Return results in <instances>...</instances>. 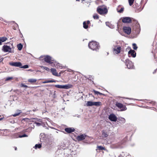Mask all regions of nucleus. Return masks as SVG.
Returning <instances> with one entry per match:
<instances>
[{"mask_svg": "<svg viewBox=\"0 0 157 157\" xmlns=\"http://www.w3.org/2000/svg\"><path fill=\"white\" fill-rule=\"evenodd\" d=\"M88 47L90 49L93 51H97L100 47L98 43L94 41L90 42L88 44Z\"/></svg>", "mask_w": 157, "mask_h": 157, "instance_id": "obj_1", "label": "nucleus"}, {"mask_svg": "<svg viewBox=\"0 0 157 157\" xmlns=\"http://www.w3.org/2000/svg\"><path fill=\"white\" fill-rule=\"evenodd\" d=\"M125 140L122 141L121 142L117 143L115 144H112L111 147L113 148H122L123 147V145L124 144Z\"/></svg>", "mask_w": 157, "mask_h": 157, "instance_id": "obj_2", "label": "nucleus"}, {"mask_svg": "<svg viewBox=\"0 0 157 157\" xmlns=\"http://www.w3.org/2000/svg\"><path fill=\"white\" fill-rule=\"evenodd\" d=\"M44 59L45 62L50 64H52L54 63V59L51 56L48 55L45 56Z\"/></svg>", "mask_w": 157, "mask_h": 157, "instance_id": "obj_3", "label": "nucleus"}, {"mask_svg": "<svg viewBox=\"0 0 157 157\" xmlns=\"http://www.w3.org/2000/svg\"><path fill=\"white\" fill-rule=\"evenodd\" d=\"M125 64L127 67L128 69H132L134 67L133 63L128 59H127L125 60Z\"/></svg>", "mask_w": 157, "mask_h": 157, "instance_id": "obj_4", "label": "nucleus"}, {"mask_svg": "<svg viewBox=\"0 0 157 157\" xmlns=\"http://www.w3.org/2000/svg\"><path fill=\"white\" fill-rule=\"evenodd\" d=\"M116 105L121 109V111H125L127 109V108L125 105H124L123 104L118 102H116Z\"/></svg>", "mask_w": 157, "mask_h": 157, "instance_id": "obj_5", "label": "nucleus"}, {"mask_svg": "<svg viewBox=\"0 0 157 157\" xmlns=\"http://www.w3.org/2000/svg\"><path fill=\"white\" fill-rule=\"evenodd\" d=\"M55 86L56 88L60 89H68L71 87L70 85H56Z\"/></svg>", "mask_w": 157, "mask_h": 157, "instance_id": "obj_6", "label": "nucleus"}, {"mask_svg": "<svg viewBox=\"0 0 157 157\" xmlns=\"http://www.w3.org/2000/svg\"><path fill=\"white\" fill-rule=\"evenodd\" d=\"M2 50L4 52H11L12 49L9 46L7 45H4L2 47Z\"/></svg>", "mask_w": 157, "mask_h": 157, "instance_id": "obj_7", "label": "nucleus"}, {"mask_svg": "<svg viewBox=\"0 0 157 157\" xmlns=\"http://www.w3.org/2000/svg\"><path fill=\"white\" fill-rule=\"evenodd\" d=\"M97 10L98 13L100 14H104L107 13V10L106 9H102L99 7L97 8Z\"/></svg>", "mask_w": 157, "mask_h": 157, "instance_id": "obj_8", "label": "nucleus"}, {"mask_svg": "<svg viewBox=\"0 0 157 157\" xmlns=\"http://www.w3.org/2000/svg\"><path fill=\"white\" fill-rule=\"evenodd\" d=\"M124 32L128 35H129L131 32V27L128 26H124L123 28Z\"/></svg>", "mask_w": 157, "mask_h": 157, "instance_id": "obj_9", "label": "nucleus"}, {"mask_svg": "<svg viewBox=\"0 0 157 157\" xmlns=\"http://www.w3.org/2000/svg\"><path fill=\"white\" fill-rule=\"evenodd\" d=\"M9 64L12 66L16 67H20L22 66L21 63L20 62H11L9 63Z\"/></svg>", "mask_w": 157, "mask_h": 157, "instance_id": "obj_10", "label": "nucleus"}, {"mask_svg": "<svg viewBox=\"0 0 157 157\" xmlns=\"http://www.w3.org/2000/svg\"><path fill=\"white\" fill-rule=\"evenodd\" d=\"M121 47L120 46H115L113 48V52L116 54H118L121 52Z\"/></svg>", "mask_w": 157, "mask_h": 157, "instance_id": "obj_11", "label": "nucleus"}, {"mask_svg": "<svg viewBox=\"0 0 157 157\" xmlns=\"http://www.w3.org/2000/svg\"><path fill=\"white\" fill-rule=\"evenodd\" d=\"M109 119L111 121H116L117 118L116 116L113 114H110L108 117Z\"/></svg>", "mask_w": 157, "mask_h": 157, "instance_id": "obj_12", "label": "nucleus"}, {"mask_svg": "<svg viewBox=\"0 0 157 157\" xmlns=\"http://www.w3.org/2000/svg\"><path fill=\"white\" fill-rule=\"evenodd\" d=\"M86 135L85 134H82L76 137V139L78 141L83 140L85 139Z\"/></svg>", "mask_w": 157, "mask_h": 157, "instance_id": "obj_13", "label": "nucleus"}, {"mask_svg": "<svg viewBox=\"0 0 157 157\" xmlns=\"http://www.w3.org/2000/svg\"><path fill=\"white\" fill-rule=\"evenodd\" d=\"M122 21L124 23H130L131 22L132 20L130 17H124L123 18Z\"/></svg>", "mask_w": 157, "mask_h": 157, "instance_id": "obj_14", "label": "nucleus"}, {"mask_svg": "<svg viewBox=\"0 0 157 157\" xmlns=\"http://www.w3.org/2000/svg\"><path fill=\"white\" fill-rule=\"evenodd\" d=\"M75 129L73 128H65V131L68 133L74 132Z\"/></svg>", "mask_w": 157, "mask_h": 157, "instance_id": "obj_15", "label": "nucleus"}, {"mask_svg": "<svg viewBox=\"0 0 157 157\" xmlns=\"http://www.w3.org/2000/svg\"><path fill=\"white\" fill-rule=\"evenodd\" d=\"M128 54L129 55H131V56L133 57H135L136 56V53L134 50H130L128 52Z\"/></svg>", "mask_w": 157, "mask_h": 157, "instance_id": "obj_16", "label": "nucleus"}, {"mask_svg": "<svg viewBox=\"0 0 157 157\" xmlns=\"http://www.w3.org/2000/svg\"><path fill=\"white\" fill-rule=\"evenodd\" d=\"M117 9L118 12L121 13L123 12L124 8L123 7H121V6L120 5L117 7Z\"/></svg>", "mask_w": 157, "mask_h": 157, "instance_id": "obj_17", "label": "nucleus"}, {"mask_svg": "<svg viewBox=\"0 0 157 157\" xmlns=\"http://www.w3.org/2000/svg\"><path fill=\"white\" fill-rule=\"evenodd\" d=\"M51 72L52 74L56 76H58V74L56 72V70L54 68H51Z\"/></svg>", "mask_w": 157, "mask_h": 157, "instance_id": "obj_18", "label": "nucleus"}, {"mask_svg": "<svg viewBox=\"0 0 157 157\" xmlns=\"http://www.w3.org/2000/svg\"><path fill=\"white\" fill-rule=\"evenodd\" d=\"M118 120L121 123H124L125 122V119L124 118L121 117H119L118 119Z\"/></svg>", "mask_w": 157, "mask_h": 157, "instance_id": "obj_19", "label": "nucleus"}, {"mask_svg": "<svg viewBox=\"0 0 157 157\" xmlns=\"http://www.w3.org/2000/svg\"><path fill=\"white\" fill-rule=\"evenodd\" d=\"M56 82V81L55 80H47L46 81L43 82H42V83H51V82Z\"/></svg>", "mask_w": 157, "mask_h": 157, "instance_id": "obj_20", "label": "nucleus"}, {"mask_svg": "<svg viewBox=\"0 0 157 157\" xmlns=\"http://www.w3.org/2000/svg\"><path fill=\"white\" fill-rule=\"evenodd\" d=\"M33 128L32 127H29L25 129L24 131L25 132H27L29 133L31 132Z\"/></svg>", "mask_w": 157, "mask_h": 157, "instance_id": "obj_21", "label": "nucleus"}, {"mask_svg": "<svg viewBox=\"0 0 157 157\" xmlns=\"http://www.w3.org/2000/svg\"><path fill=\"white\" fill-rule=\"evenodd\" d=\"M106 26H108L111 29H113L114 28V26L113 25L111 24L109 22H106L105 23Z\"/></svg>", "mask_w": 157, "mask_h": 157, "instance_id": "obj_22", "label": "nucleus"}, {"mask_svg": "<svg viewBox=\"0 0 157 157\" xmlns=\"http://www.w3.org/2000/svg\"><path fill=\"white\" fill-rule=\"evenodd\" d=\"M7 40V38L5 37H0V42L1 43Z\"/></svg>", "mask_w": 157, "mask_h": 157, "instance_id": "obj_23", "label": "nucleus"}, {"mask_svg": "<svg viewBox=\"0 0 157 157\" xmlns=\"http://www.w3.org/2000/svg\"><path fill=\"white\" fill-rule=\"evenodd\" d=\"M28 82L31 83H33L35 82L37 80L36 79L34 78H30L28 79Z\"/></svg>", "mask_w": 157, "mask_h": 157, "instance_id": "obj_24", "label": "nucleus"}, {"mask_svg": "<svg viewBox=\"0 0 157 157\" xmlns=\"http://www.w3.org/2000/svg\"><path fill=\"white\" fill-rule=\"evenodd\" d=\"M87 106H90L94 105V102L88 101L86 104Z\"/></svg>", "mask_w": 157, "mask_h": 157, "instance_id": "obj_25", "label": "nucleus"}, {"mask_svg": "<svg viewBox=\"0 0 157 157\" xmlns=\"http://www.w3.org/2000/svg\"><path fill=\"white\" fill-rule=\"evenodd\" d=\"M20 135H19V133H16L12 135V138H19Z\"/></svg>", "mask_w": 157, "mask_h": 157, "instance_id": "obj_26", "label": "nucleus"}, {"mask_svg": "<svg viewBox=\"0 0 157 157\" xmlns=\"http://www.w3.org/2000/svg\"><path fill=\"white\" fill-rule=\"evenodd\" d=\"M101 105V103L100 101L94 102V105L99 106Z\"/></svg>", "mask_w": 157, "mask_h": 157, "instance_id": "obj_27", "label": "nucleus"}, {"mask_svg": "<svg viewBox=\"0 0 157 157\" xmlns=\"http://www.w3.org/2000/svg\"><path fill=\"white\" fill-rule=\"evenodd\" d=\"M21 113V110H18L17 113L13 114L12 115L14 117H16L17 116L19 115Z\"/></svg>", "mask_w": 157, "mask_h": 157, "instance_id": "obj_28", "label": "nucleus"}, {"mask_svg": "<svg viewBox=\"0 0 157 157\" xmlns=\"http://www.w3.org/2000/svg\"><path fill=\"white\" fill-rule=\"evenodd\" d=\"M55 63L54 64V66L55 67H56V68H62V67L61 66V65L60 64H59L58 63H56L55 62Z\"/></svg>", "mask_w": 157, "mask_h": 157, "instance_id": "obj_29", "label": "nucleus"}, {"mask_svg": "<svg viewBox=\"0 0 157 157\" xmlns=\"http://www.w3.org/2000/svg\"><path fill=\"white\" fill-rule=\"evenodd\" d=\"M41 147V144H36L34 147V148L35 149H36L37 148H40Z\"/></svg>", "mask_w": 157, "mask_h": 157, "instance_id": "obj_30", "label": "nucleus"}, {"mask_svg": "<svg viewBox=\"0 0 157 157\" xmlns=\"http://www.w3.org/2000/svg\"><path fill=\"white\" fill-rule=\"evenodd\" d=\"M17 48L19 50H21L23 48V45L21 43L17 45Z\"/></svg>", "mask_w": 157, "mask_h": 157, "instance_id": "obj_31", "label": "nucleus"}, {"mask_svg": "<svg viewBox=\"0 0 157 157\" xmlns=\"http://www.w3.org/2000/svg\"><path fill=\"white\" fill-rule=\"evenodd\" d=\"M102 135L104 137H107L108 136V135L107 134V132L104 131H102Z\"/></svg>", "mask_w": 157, "mask_h": 157, "instance_id": "obj_32", "label": "nucleus"}, {"mask_svg": "<svg viewBox=\"0 0 157 157\" xmlns=\"http://www.w3.org/2000/svg\"><path fill=\"white\" fill-rule=\"evenodd\" d=\"M93 17L94 19H98L99 18V16L97 14L95 13L93 15Z\"/></svg>", "mask_w": 157, "mask_h": 157, "instance_id": "obj_33", "label": "nucleus"}, {"mask_svg": "<svg viewBox=\"0 0 157 157\" xmlns=\"http://www.w3.org/2000/svg\"><path fill=\"white\" fill-rule=\"evenodd\" d=\"M93 91L94 92V93H95V94H97V95L99 94V95H103V94L102 93H100V92H99L98 91H96L95 90H93Z\"/></svg>", "mask_w": 157, "mask_h": 157, "instance_id": "obj_34", "label": "nucleus"}, {"mask_svg": "<svg viewBox=\"0 0 157 157\" xmlns=\"http://www.w3.org/2000/svg\"><path fill=\"white\" fill-rule=\"evenodd\" d=\"M83 27L85 29H87L88 28V25L86 24V21H84L83 22Z\"/></svg>", "mask_w": 157, "mask_h": 157, "instance_id": "obj_35", "label": "nucleus"}, {"mask_svg": "<svg viewBox=\"0 0 157 157\" xmlns=\"http://www.w3.org/2000/svg\"><path fill=\"white\" fill-rule=\"evenodd\" d=\"M97 148L99 150H105V148L102 146H99L97 147Z\"/></svg>", "mask_w": 157, "mask_h": 157, "instance_id": "obj_36", "label": "nucleus"}, {"mask_svg": "<svg viewBox=\"0 0 157 157\" xmlns=\"http://www.w3.org/2000/svg\"><path fill=\"white\" fill-rule=\"evenodd\" d=\"M134 0H128L129 4L130 6H131L132 5Z\"/></svg>", "mask_w": 157, "mask_h": 157, "instance_id": "obj_37", "label": "nucleus"}, {"mask_svg": "<svg viewBox=\"0 0 157 157\" xmlns=\"http://www.w3.org/2000/svg\"><path fill=\"white\" fill-rule=\"evenodd\" d=\"M123 98H124V99H129V100H139V101H142V100H138V99H134V98H126V97H123Z\"/></svg>", "mask_w": 157, "mask_h": 157, "instance_id": "obj_38", "label": "nucleus"}, {"mask_svg": "<svg viewBox=\"0 0 157 157\" xmlns=\"http://www.w3.org/2000/svg\"><path fill=\"white\" fill-rule=\"evenodd\" d=\"M133 48L134 50H136L137 48V47L135 43H133L132 44Z\"/></svg>", "mask_w": 157, "mask_h": 157, "instance_id": "obj_39", "label": "nucleus"}, {"mask_svg": "<svg viewBox=\"0 0 157 157\" xmlns=\"http://www.w3.org/2000/svg\"><path fill=\"white\" fill-rule=\"evenodd\" d=\"M125 156V155L124 153V152L122 153L120 155L118 156V157H124V156ZM127 156H127H126L125 157Z\"/></svg>", "mask_w": 157, "mask_h": 157, "instance_id": "obj_40", "label": "nucleus"}, {"mask_svg": "<svg viewBox=\"0 0 157 157\" xmlns=\"http://www.w3.org/2000/svg\"><path fill=\"white\" fill-rule=\"evenodd\" d=\"M21 68H27L29 67V66L27 65H25L22 67L21 66L20 67Z\"/></svg>", "mask_w": 157, "mask_h": 157, "instance_id": "obj_41", "label": "nucleus"}, {"mask_svg": "<svg viewBox=\"0 0 157 157\" xmlns=\"http://www.w3.org/2000/svg\"><path fill=\"white\" fill-rule=\"evenodd\" d=\"M13 78L12 77H8L6 78L5 79V81H8L12 79Z\"/></svg>", "mask_w": 157, "mask_h": 157, "instance_id": "obj_42", "label": "nucleus"}, {"mask_svg": "<svg viewBox=\"0 0 157 157\" xmlns=\"http://www.w3.org/2000/svg\"><path fill=\"white\" fill-rule=\"evenodd\" d=\"M28 136L27 135H26V134H24L22 135H20V136H19V138H21L24 137H27Z\"/></svg>", "mask_w": 157, "mask_h": 157, "instance_id": "obj_43", "label": "nucleus"}, {"mask_svg": "<svg viewBox=\"0 0 157 157\" xmlns=\"http://www.w3.org/2000/svg\"><path fill=\"white\" fill-rule=\"evenodd\" d=\"M43 68L44 69L46 70L47 71H50V69L47 67H43Z\"/></svg>", "mask_w": 157, "mask_h": 157, "instance_id": "obj_44", "label": "nucleus"}, {"mask_svg": "<svg viewBox=\"0 0 157 157\" xmlns=\"http://www.w3.org/2000/svg\"><path fill=\"white\" fill-rule=\"evenodd\" d=\"M35 123L37 126H40L41 125V123L39 122H35Z\"/></svg>", "mask_w": 157, "mask_h": 157, "instance_id": "obj_45", "label": "nucleus"}, {"mask_svg": "<svg viewBox=\"0 0 157 157\" xmlns=\"http://www.w3.org/2000/svg\"><path fill=\"white\" fill-rule=\"evenodd\" d=\"M21 87H28V86L26 85H25L23 84H21Z\"/></svg>", "mask_w": 157, "mask_h": 157, "instance_id": "obj_46", "label": "nucleus"}, {"mask_svg": "<svg viewBox=\"0 0 157 157\" xmlns=\"http://www.w3.org/2000/svg\"><path fill=\"white\" fill-rule=\"evenodd\" d=\"M0 20H1V21H5V22L7 23V21H5V20H4L2 18H0Z\"/></svg>", "mask_w": 157, "mask_h": 157, "instance_id": "obj_47", "label": "nucleus"}, {"mask_svg": "<svg viewBox=\"0 0 157 157\" xmlns=\"http://www.w3.org/2000/svg\"><path fill=\"white\" fill-rule=\"evenodd\" d=\"M44 135V134L43 133H41L40 135V136L41 137H42V136Z\"/></svg>", "mask_w": 157, "mask_h": 157, "instance_id": "obj_48", "label": "nucleus"}, {"mask_svg": "<svg viewBox=\"0 0 157 157\" xmlns=\"http://www.w3.org/2000/svg\"><path fill=\"white\" fill-rule=\"evenodd\" d=\"M3 60V58H1L0 59V63L2 62Z\"/></svg>", "mask_w": 157, "mask_h": 157, "instance_id": "obj_49", "label": "nucleus"}, {"mask_svg": "<svg viewBox=\"0 0 157 157\" xmlns=\"http://www.w3.org/2000/svg\"><path fill=\"white\" fill-rule=\"evenodd\" d=\"M45 56H40V59H41L43 58L44 57H45Z\"/></svg>", "mask_w": 157, "mask_h": 157, "instance_id": "obj_50", "label": "nucleus"}, {"mask_svg": "<svg viewBox=\"0 0 157 157\" xmlns=\"http://www.w3.org/2000/svg\"><path fill=\"white\" fill-rule=\"evenodd\" d=\"M157 70V69L156 70H155L153 72V74H154L155 73H156V70Z\"/></svg>", "mask_w": 157, "mask_h": 157, "instance_id": "obj_51", "label": "nucleus"}, {"mask_svg": "<svg viewBox=\"0 0 157 157\" xmlns=\"http://www.w3.org/2000/svg\"><path fill=\"white\" fill-rule=\"evenodd\" d=\"M29 120V119H28V118H27L24 119V120L25 121H27Z\"/></svg>", "mask_w": 157, "mask_h": 157, "instance_id": "obj_52", "label": "nucleus"}, {"mask_svg": "<svg viewBox=\"0 0 157 157\" xmlns=\"http://www.w3.org/2000/svg\"><path fill=\"white\" fill-rule=\"evenodd\" d=\"M4 118V117L3 116V117L1 118H0V121H1Z\"/></svg>", "mask_w": 157, "mask_h": 157, "instance_id": "obj_53", "label": "nucleus"}, {"mask_svg": "<svg viewBox=\"0 0 157 157\" xmlns=\"http://www.w3.org/2000/svg\"><path fill=\"white\" fill-rule=\"evenodd\" d=\"M90 21H87V24H90Z\"/></svg>", "mask_w": 157, "mask_h": 157, "instance_id": "obj_54", "label": "nucleus"}, {"mask_svg": "<svg viewBox=\"0 0 157 157\" xmlns=\"http://www.w3.org/2000/svg\"><path fill=\"white\" fill-rule=\"evenodd\" d=\"M36 110H36V109H33V111H34H34H36Z\"/></svg>", "mask_w": 157, "mask_h": 157, "instance_id": "obj_55", "label": "nucleus"}, {"mask_svg": "<svg viewBox=\"0 0 157 157\" xmlns=\"http://www.w3.org/2000/svg\"><path fill=\"white\" fill-rule=\"evenodd\" d=\"M126 157H131V156L129 155H127V156Z\"/></svg>", "mask_w": 157, "mask_h": 157, "instance_id": "obj_56", "label": "nucleus"}, {"mask_svg": "<svg viewBox=\"0 0 157 157\" xmlns=\"http://www.w3.org/2000/svg\"><path fill=\"white\" fill-rule=\"evenodd\" d=\"M28 70L29 71H33L31 69H29V70Z\"/></svg>", "mask_w": 157, "mask_h": 157, "instance_id": "obj_57", "label": "nucleus"}, {"mask_svg": "<svg viewBox=\"0 0 157 157\" xmlns=\"http://www.w3.org/2000/svg\"><path fill=\"white\" fill-rule=\"evenodd\" d=\"M17 148L16 147H15V150H17Z\"/></svg>", "mask_w": 157, "mask_h": 157, "instance_id": "obj_58", "label": "nucleus"}, {"mask_svg": "<svg viewBox=\"0 0 157 157\" xmlns=\"http://www.w3.org/2000/svg\"><path fill=\"white\" fill-rule=\"evenodd\" d=\"M2 43H1V42H0V45H2Z\"/></svg>", "mask_w": 157, "mask_h": 157, "instance_id": "obj_59", "label": "nucleus"}, {"mask_svg": "<svg viewBox=\"0 0 157 157\" xmlns=\"http://www.w3.org/2000/svg\"><path fill=\"white\" fill-rule=\"evenodd\" d=\"M76 1H79V0H76Z\"/></svg>", "mask_w": 157, "mask_h": 157, "instance_id": "obj_60", "label": "nucleus"}, {"mask_svg": "<svg viewBox=\"0 0 157 157\" xmlns=\"http://www.w3.org/2000/svg\"><path fill=\"white\" fill-rule=\"evenodd\" d=\"M16 25H17V26H18L17 24H16Z\"/></svg>", "mask_w": 157, "mask_h": 157, "instance_id": "obj_61", "label": "nucleus"}, {"mask_svg": "<svg viewBox=\"0 0 157 157\" xmlns=\"http://www.w3.org/2000/svg\"><path fill=\"white\" fill-rule=\"evenodd\" d=\"M128 105H130V104H128Z\"/></svg>", "mask_w": 157, "mask_h": 157, "instance_id": "obj_62", "label": "nucleus"}]
</instances>
